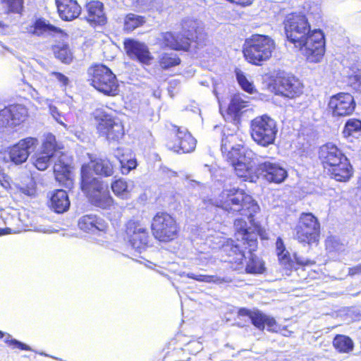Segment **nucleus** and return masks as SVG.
<instances>
[{"label": "nucleus", "instance_id": "1", "mask_svg": "<svg viewBox=\"0 0 361 361\" xmlns=\"http://www.w3.org/2000/svg\"><path fill=\"white\" fill-rule=\"evenodd\" d=\"M216 207L233 215L240 214L251 219L259 207L252 197L238 188L224 190L216 201Z\"/></svg>", "mask_w": 361, "mask_h": 361}, {"label": "nucleus", "instance_id": "2", "mask_svg": "<svg viewBox=\"0 0 361 361\" xmlns=\"http://www.w3.org/2000/svg\"><path fill=\"white\" fill-rule=\"evenodd\" d=\"M275 49L276 43L269 36L252 35L244 43L243 54L247 62L262 66L271 58Z\"/></svg>", "mask_w": 361, "mask_h": 361}, {"label": "nucleus", "instance_id": "3", "mask_svg": "<svg viewBox=\"0 0 361 361\" xmlns=\"http://www.w3.org/2000/svg\"><path fill=\"white\" fill-rule=\"evenodd\" d=\"M234 227L236 231L235 235L237 243L232 249L236 255L235 263L238 264L235 269L241 270L244 267L243 261L245 258L244 249L256 250L257 235L247 228V222L243 219H236Z\"/></svg>", "mask_w": 361, "mask_h": 361}, {"label": "nucleus", "instance_id": "4", "mask_svg": "<svg viewBox=\"0 0 361 361\" xmlns=\"http://www.w3.org/2000/svg\"><path fill=\"white\" fill-rule=\"evenodd\" d=\"M277 132L276 122L267 115L257 116L251 121V137L258 145L268 147L274 144Z\"/></svg>", "mask_w": 361, "mask_h": 361}, {"label": "nucleus", "instance_id": "5", "mask_svg": "<svg viewBox=\"0 0 361 361\" xmlns=\"http://www.w3.org/2000/svg\"><path fill=\"white\" fill-rule=\"evenodd\" d=\"M91 85L99 92L108 96L118 93V84L116 75L106 66L95 65L89 69Z\"/></svg>", "mask_w": 361, "mask_h": 361}, {"label": "nucleus", "instance_id": "6", "mask_svg": "<svg viewBox=\"0 0 361 361\" xmlns=\"http://www.w3.org/2000/svg\"><path fill=\"white\" fill-rule=\"evenodd\" d=\"M301 41L295 47L299 48L309 61L319 62L324 54V35L322 30H310Z\"/></svg>", "mask_w": 361, "mask_h": 361}, {"label": "nucleus", "instance_id": "7", "mask_svg": "<svg viewBox=\"0 0 361 361\" xmlns=\"http://www.w3.org/2000/svg\"><path fill=\"white\" fill-rule=\"evenodd\" d=\"M154 237L161 242H169L177 238L179 227L176 219L166 212H158L151 225Z\"/></svg>", "mask_w": 361, "mask_h": 361}, {"label": "nucleus", "instance_id": "8", "mask_svg": "<svg viewBox=\"0 0 361 361\" xmlns=\"http://www.w3.org/2000/svg\"><path fill=\"white\" fill-rule=\"evenodd\" d=\"M295 232V238L298 242L311 245L319 241L320 224L312 213H302Z\"/></svg>", "mask_w": 361, "mask_h": 361}, {"label": "nucleus", "instance_id": "9", "mask_svg": "<svg viewBox=\"0 0 361 361\" xmlns=\"http://www.w3.org/2000/svg\"><path fill=\"white\" fill-rule=\"evenodd\" d=\"M97 121V128L100 135L109 141H118L124 135L123 126L118 118L106 114L102 110L95 111Z\"/></svg>", "mask_w": 361, "mask_h": 361}, {"label": "nucleus", "instance_id": "10", "mask_svg": "<svg viewBox=\"0 0 361 361\" xmlns=\"http://www.w3.org/2000/svg\"><path fill=\"white\" fill-rule=\"evenodd\" d=\"M171 137L167 141V147L176 153H189L196 147V140L186 128L172 126Z\"/></svg>", "mask_w": 361, "mask_h": 361}, {"label": "nucleus", "instance_id": "11", "mask_svg": "<svg viewBox=\"0 0 361 361\" xmlns=\"http://www.w3.org/2000/svg\"><path fill=\"white\" fill-rule=\"evenodd\" d=\"M284 24L286 37L294 45L301 42V39L310 31L307 19L303 15H288Z\"/></svg>", "mask_w": 361, "mask_h": 361}, {"label": "nucleus", "instance_id": "12", "mask_svg": "<svg viewBox=\"0 0 361 361\" xmlns=\"http://www.w3.org/2000/svg\"><path fill=\"white\" fill-rule=\"evenodd\" d=\"M126 234L132 247L142 252L149 245L150 236L146 226L139 220H130L126 224Z\"/></svg>", "mask_w": 361, "mask_h": 361}, {"label": "nucleus", "instance_id": "13", "mask_svg": "<svg viewBox=\"0 0 361 361\" xmlns=\"http://www.w3.org/2000/svg\"><path fill=\"white\" fill-rule=\"evenodd\" d=\"M58 146L56 137L51 133L45 135L41 150L36 152L33 157V164L39 171H44L49 165L51 159L57 153Z\"/></svg>", "mask_w": 361, "mask_h": 361}, {"label": "nucleus", "instance_id": "14", "mask_svg": "<svg viewBox=\"0 0 361 361\" xmlns=\"http://www.w3.org/2000/svg\"><path fill=\"white\" fill-rule=\"evenodd\" d=\"M254 156L255 154L252 150H246L243 154L228 160L238 177L247 179L252 174L258 175L257 165L255 161Z\"/></svg>", "mask_w": 361, "mask_h": 361}, {"label": "nucleus", "instance_id": "15", "mask_svg": "<svg viewBox=\"0 0 361 361\" xmlns=\"http://www.w3.org/2000/svg\"><path fill=\"white\" fill-rule=\"evenodd\" d=\"M329 108L331 111L333 116H347L354 111L355 102L350 94L341 92L331 97Z\"/></svg>", "mask_w": 361, "mask_h": 361}, {"label": "nucleus", "instance_id": "16", "mask_svg": "<svg viewBox=\"0 0 361 361\" xmlns=\"http://www.w3.org/2000/svg\"><path fill=\"white\" fill-rule=\"evenodd\" d=\"M38 145V140L35 137H26L8 149V156L11 162L16 165L25 162L30 155Z\"/></svg>", "mask_w": 361, "mask_h": 361}, {"label": "nucleus", "instance_id": "17", "mask_svg": "<svg viewBox=\"0 0 361 361\" xmlns=\"http://www.w3.org/2000/svg\"><path fill=\"white\" fill-rule=\"evenodd\" d=\"M27 116V109L21 104L11 105L0 111V128L16 126Z\"/></svg>", "mask_w": 361, "mask_h": 361}, {"label": "nucleus", "instance_id": "18", "mask_svg": "<svg viewBox=\"0 0 361 361\" xmlns=\"http://www.w3.org/2000/svg\"><path fill=\"white\" fill-rule=\"evenodd\" d=\"M276 94L293 99L302 93L303 86L298 79L293 76L279 78L275 82Z\"/></svg>", "mask_w": 361, "mask_h": 361}, {"label": "nucleus", "instance_id": "19", "mask_svg": "<svg viewBox=\"0 0 361 361\" xmlns=\"http://www.w3.org/2000/svg\"><path fill=\"white\" fill-rule=\"evenodd\" d=\"M87 166H82L80 170V188L81 190L90 198L97 195L104 188L108 187L100 178L94 177L90 173Z\"/></svg>", "mask_w": 361, "mask_h": 361}, {"label": "nucleus", "instance_id": "20", "mask_svg": "<svg viewBox=\"0 0 361 361\" xmlns=\"http://www.w3.org/2000/svg\"><path fill=\"white\" fill-rule=\"evenodd\" d=\"M257 171L267 181L276 183H282L287 177V171L273 159L258 163Z\"/></svg>", "mask_w": 361, "mask_h": 361}, {"label": "nucleus", "instance_id": "21", "mask_svg": "<svg viewBox=\"0 0 361 361\" xmlns=\"http://www.w3.org/2000/svg\"><path fill=\"white\" fill-rule=\"evenodd\" d=\"M124 49L128 56L139 62L148 65L153 57L149 52L148 47L143 42L133 39H127L124 41Z\"/></svg>", "mask_w": 361, "mask_h": 361}, {"label": "nucleus", "instance_id": "22", "mask_svg": "<svg viewBox=\"0 0 361 361\" xmlns=\"http://www.w3.org/2000/svg\"><path fill=\"white\" fill-rule=\"evenodd\" d=\"M238 317L239 319L247 318L259 330H263L266 326L268 331H274L275 329V319L258 310L251 311L242 308L238 311Z\"/></svg>", "mask_w": 361, "mask_h": 361}, {"label": "nucleus", "instance_id": "23", "mask_svg": "<svg viewBox=\"0 0 361 361\" xmlns=\"http://www.w3.org/2000/svg\"><path fill=\"white\" fill-rule=\"evenodd\" d=\"M221 149L224 156L230 160L236 157L244 151L248 150L244 148L243 141L240 140L237 135L229 134L224 135L221 140Z\"/></svg>", "mask_w": 361, "mask_h": 361}, {"label": "nucleus", "instance_id": "24", "mask_svg": "<svg viewBox=\"0 0 361 361\" xmlns=\"http://www.w3.org/2000/svg\"><path fill=\"white\" fill-rule=\"evenodd\" d=\"M346 158L342 151L331 143H327L320 148L319 159L325 169L335 166Z\"/></svg>", "mask_w": 361, "mask_h": 361}, {"label": "nucleus", "instance_id": "25", "mask_svg": "<svg viewBox=\"0 0 361 361\" xmlns=\"http://www.w3.org/2000/svg\"><path fill=\"white\" fill-rule=\"evenodd\" d=\"M60 17L64 20H72L79 16L81 7L76 0H55Z\"/></svg>", "mask_w": 361, "mask_h": 361}, {"label": "nucleus", "instance_id": "26", "mask_svg": "<svg viewBox=\"0 0 361 361\" xmlns=\"http://www.w3.org/2000/svg\"><path fill=\"white\" fill-rule=\"evenodd\" d=\"M82 166H87L90 173L93 171L97 175L105 177L111 176L114 173V165L107 158H91L90 163Z\"/></svg>", "mask_w": 361, "mask_h": 361}, {"label": "nucleus", "instance_id": "27", "mask_svg": "<svg viewBox=\"0 0 361 361\" xmlns=\"http://www.w3.org/2000/svg\"><path fill=\"white\" fill-rule=\"evenodd\" d=\"M87 20L95 25H104L106 18L104 12V4L99 1H92L86 4Z\"/></svg>", "mask_w": 361, "mask_h": 361}, {"label": "nucleus", "instance_id": "28", "mask_svg": "<svg viewBox=\"0 0 361 361\" xmlns=\"http://www.w3.org/2000/svg\"><path fill=\"white\" fill-rule=\"evenodd\" d=\"M79 228L85 231L95 233L96 231H104L106 229L107 225L106 222L96 216L90 214L82 216L78 221Z\"/></svg>", "mask_w": 361, "mask_h": 361}, {"label": "nucleus", "instance_id": "29", "mask_svg": "<svg viewBox=\"0 0 361 361\" xmlns=\"http://www.w3.org/2000/svg\"><path fill=\"white\" fill-rule=\"evenodd\" d=\"M159 42L162 46L173 49L187 50L189 48L188 40L184 39L182 35H174L170 32L162 33Z\"/></svg>", "mask_w": 361, "mask_h": 361}, {"label": "nucleus", "instance_id": "30", "mask_svg": "<svg viewBox=\"0 0 361 361\" xmlns=\"http://www.w3.org/2000/svg\"><path fill=\"white\" fill-rule=\"evenodd\" d=\"M327 169L331 177L337 181H347L353 175V169L347 158Z\"/></svg>", "mask_w": 361, "mask_h": 361}, {"label": "nucleus", "instance_id": "31", "mask_svg": "<svg viewBox=\"0 0 361 361\" xmlns=\"http://www.w3.org/2000/svg\"><path fill=\"white\" fill-rule=\"evenodd\" d=\"M54 172L56 180L66 188H71L73 180L71 176V166L61 160L56 162L54 166Z\"/></svg>", "mask_w": 361, "mask_h": 361}, {"label": "nucleus", "instance_id": "32", "mask_svg": "<svg viewBox=\"0 0 361 361\" xmlns=\"http://www.w3.org/2000/svg\"><path fill=\"white\" fill-rule=\"evenodd\" d=\"M27 32L37 36H47L54 33H59L61 30L51 25L44 19L39 18L30 27Z\"/></svg>", "mask_w": 361, "mask_h": 361}, {"label": "nucleus", "instance_id": "33", "mask_svg": "<svg viewBox=\"0 0 361 361\" xmlns=\"http://www.w3.org/2000/svg\"><path fill=\"white\" fill-rule=\"evenodd\" d=\"M115 157L119 161L121 165V171L123 174H128L131 170L137 166V161L131 158L128 154V150H125L121 147L117 148L114 152Z\"/></svg>", "mask_w": 361, "mask_h": 361}, {"label": "nucleus", "instance_id": "34", "mask_svg": "<svg viewBox=\"0 0 361 361\" xmlns=\"http://www.w3.org/2000/svg\"><path fill=\"white\" fill-rule=\"evenodd\" d=\"M51 207L56 213H63L70 207V200L64 190H57L51 197Z\"/></svg>", "mask_w": 361, "mask_h": 361}, {"label": "nucleus", "instance_id": "35", "mask_svg": "<svg viewBox=\"0 0 361 361\" xmlns=\"http://www.w3.org/2000/svg\"><path fill=\"white\" fill-rule=\"evenodd\" d=\"M133 187V181H127L122 178L118 179L111 183V189L114 195L123 200L130 198Z\"/></svg>", "mask_w": 361, "mask_h": 361}, {"label": "nucleus", "instance_id": "36", "mask_svg": "<svg viewBox=\"0 0 361 361\" xmlns=\"http://www.w3.org/2000/svg\"><path fill=\"white\" fill-rule=\"evenodd\" d=\"M92 204L102 209H109L114 203V200L110 195L108 187L104 188L101 192L93 195L90 198Z\"/></svg>", "mask_w": 361, "mask_h": 361}, {"label": "nucleus", "instance_id": "37", "mask_svg": "<svg viewBox=\"0 0 361 361\" xmlns=\"http://www.w3.org/2000/svg\"><path fill=\"white\" fill-rule=\"evenodd\" d=\"M199 27L200 23L196 20L188 19L183 22V33L181 35L184 39H187L188 40V46H190L191 41L197 38Z\"/></svg>", "mask_w": 361, "mask_h": 361}, {"label": "nucleus", "instance_id": "38", "mask_svg": "<svg viewBox=\"0 0 361 361\" xmlns=\"http://www.w3.org/2000/svg\"><path fill=\"white\" fill-rule=\"evenodd\" d=\"M254 250L248 249V260L246 261L245 271L247 274H262L264 270V263L261 259L252 254Z\"/></svg>", "mask_w": 361, "mask_h": 361}, {"label": "nucleus", "instance_id": "39", "mask_svg": "<svg viewBox=\"0 0 361 361\" xmlns=\"http://www.w3.org/2000/svg\"><path fill=\"white\" fill-rule=\"evenodd\" d=\"M181 276H185L186 277L192 279H195L197 281L204 283H214L216 284H221L224 283L231 282V279L228 277L222 278L217 276L213 275H203V274H195L194 273H185L183 272Z\"/></svg>", "mask_w": 361, "mask_h": 361}, {"label": "nucleus", "instance_id": "40", "mask_svg": "<svg viewBox=\"0 0 361 361\" xmlns=\"http://www.w3.org/2000/svg\"><path fill=\"white\" fill-rule=\"evenodd\" d=\"M333 345L335 349L341 353H348L353 349L352 339L344 335H336L333 341Z\"/></svg>", "mask_w": 361, "mask_h": 361}, {"label": "nucleus", "instance_id": "41", "mask_svg": "<svg viewBox=\"0 0 361 361\" xmlns=\"http://www.w3.org/2000/svg\"><path fill=\"white\" fill-rule=\"evenodd\" d=\"M248 102L245 101L240 94H235L231 99V103L228 108V113L232 117L235 118L239 116V113L242 109L248 106Z\"/></svg>", "mask_w": 361, "mask_h": 361}, {"label": "nucleus", "instance_id": "42", "mask_svg": "<svg viewBox=\"0 0 361 361\" xmlns=\"http://www.w3.org/2000/svg\"><path fill=\"white\" fill-rule=\"evenodd\" d=\"M361 133V121L356 118L348 119L343 130V135L345 137H356Z\"/></svg>", "mask_w": 361, "mask_h": 361}, {"label": "nucleus", "instance_id": "43", "mask_svg": "<svg viewBox=\"0 0 361 361\" xmlns=\"http://www.w3.org/2000/svg\"><path fill=\"white\" fill-rule=\"evenodd\" d=\"M145 22L144 17L134 13H129L125 18L124 29L127 31H133L143 25Z\"/></svg>", "mask_w": 361, "mask_h": 361}, {"label": "nucleus", "instance_id": "44", "mask_svg": "<svg viewBox=\"0 0 361 361\" xmlns=\"http://www.w3.org/2000/svg\"><path fill=\"white\" fill-rule=\"evenodd\" d=\"M54 52L56 57L63 63H70L71 62L73 56L68 45L62 44L56 46L54 49Z\"/></svg>", "mask_w": 361, "mask_h": 361}, {"label": "nucleus", "instance_id": "45", "mask_svg": "<svg viewBox=\"0 0 361 361\" xmlns=\"http://www.w3.org/2000/svg\"><path fill=\"white\" fill-rule=\"evenodd\" d=\"M159 63L162 68L167 69L180 63V59L175 54H163L159 59Z\"/></svg>", "mask_w": 361, "mask_h": 361}, {"label": "nucleus", "instance_id": "46", "mask_svg": "<svg viewBox=\"0 0 361 361\" xmlns=\"http://www.w3.org/2000/svg\"><path fill=\"white\" fill-rule=\"evenodd\" d=\"M1 3L8 13H19L23 9V0H1Z\"/></svg>", "mask_w": 361, "mask_h": 361}, {"label": "nucleus", "instance_id": "47", "mask_svg": "<svg viewBox=\"0 0 361 361\" xmlns=\"http://www.w3.org/2000/svg\"><path fill=\"white\" fill-rule=\"evenodd\" d=\"M235 75L238 82L243 90L250 94L255 92V87L253 83L247 80L246 76L241 71L237 70L235 71Z\"/></svg>", "mask_w": 361, "mask_h": 361}, {"label": "nucleus", "instance_id": "48", "mask_svg": "<svg viewBox=\"0 0 361 361\" xmlns=\"http://www.w3.org/2000/svg\"><path fill=\"white\" fill-rule=\"evenodd\" d=\"M48 80L57 82L61 87L66 89L69 84V79L67 76L59 72H51L48 75Z\"/></svg>", "mask_w": 361, "mask_h": 361}, {"label": "nucleus", "instance_id": "49", "mask_svg": "<svg viewBox=\"0 0 361 361\" xmlns=\"http://www.w3.org/2000/svg\"><path fill=\"white\" fill-rule=\"evenodd\" d=\"M326 247L329 252H342L345 250V245L335 237H330L326 239Z\"/></svg>", "mask_w": 361, "mask_h": 361}, {"label": "nucleus", "instance_id": "50", "mask_svg": "<svg viewBox=\"0 0 361 361\" xmlns=\"http://www.w3.org/2000/svg\"><path fill=\"white\" fill-rule=\"evenodd\" d=\"M276 252L280 260L288 261V252L286 250L283 242L281 238H278L276 242Z\"/></svg>", "mask_w": 361, "mask_h": 361}, {"label": "nucleus", "instance_id": "51", "mask_svg": "<svg viewBox=\"0 0 361 361\" xmlns=\"http://www.w3.org/2000/svg\"><path fill=\"white\" fill-rule=\"evenodd\" d=\"M49 111L52 116V117L61 125L63 126L64 127H66L63 121H66V118H65V116L63 115L58 108L55 106H49Z\"/></svg>", "mask_w": 361, "mask_h": 361}, {"label": "nucleus", "instance_id": "52", "mask_svg": "<svg viewBox=\"0 0 361 361\" xmlns=\"http://www.w3.org/2000/svg\"><path fill=\"white\" fill-rule=\"evenodd\" d=\"M20 190L21 191L22 193L28 197H33L35 196L36 192L35 183H33V181L31 180L30 184H28L27 185L21 187L20 188Z\"/></svg>", "mask_w": 361, "mask_h": 361}, {"label": "nucleus", "instance_id": "53", "mask_svg": "<svg viewBox=\"0 0 361 361\" xmlns=\"http://www.w3.org/2000/svg\"><path fill=\"white\" fill-rule=\"evenodd\" d=\"M9 338H10V335H8L6 338L5 339V341L6 343H8L10 345H14L15 348H20L22 350H30V348L27 345H25L16 339L8 340Z\"/></svg>", "mask_w": 361, "mask_h": 361}, {"label": "nucleus", "instance_id": "54", "mask_svg": "<svg viewBox=\"0 0 361 361\" xmlns=\"http://www.w3.org/2000/svg\"><path fill=\"white\" fill-rule=\"evenodd\" d=\"M211 259H212V257L207 254H200L197 257V260L198 261V264H200V265L208 264Z\"/></svg>", "mask_w": 361, "mask_h": 361}, {"label": "nucleus", "instance_id": "55", "mask_svg": "<svg viewBox=\"0 0 361 361\" xmlns=\"http://www.w3.org/2000/svg\"><path fill=\"white\" fill-rule=\"evenodd\" d=\"M348 275L351 276L361 275V263L348 268Z\"/></svg>", "mask_w": 361, "mask_h": 361}, {"label": "nucleus", "instance_id": "56", "mask_svg": "<svg viewBox=\"0 0 361 361\" xmlns=\"http://www.w3.org/2000/svg\"><path fill=\"white\" fill-rule=\"evenodd\" d=\"M355 88L361 92V76L356 77V82L354 83Z\"/></svg>", "mask_w": 361, "mask_h": 361}, {"label": "nucleus", "instance_id": "57", "mask_svg": "<svg viewBox=\"0 0 361 361\" xmlns=\"http://www.w3.org/2000/svg\"><path fill=\"white\" fill-rule=\"evenodd\" d=\"M189 347H195L197 350H201L202 348L199 342H191L188 344Z\"/></svg>", "mask_w": 361, "mask_h": 361}, {"label": "nucleus", "instance_id": "58", "mask_svg": "<svg viewBox=\"0 0 361 361\" xmlns=\"http://www.w3.org/2000/svg\"><path fill=\"white\" fill-rule=\"evenodd\" d=\"M297 262L300 264H304V265H307V264H311L312 262L310 261V260H300L299 259H297Z\"/></svg>", "mask_w": 361, "mask_h": 361}, {"label": "nucleus", "instance_id": "59", "mask_svg": "<svg viewBox=\"0 0 361 361\" xmlns=\"http://www.w3.org/2000/svg\"><path fill=\"white\" fill-rule=\"evenodd\" d=\"M4 336V333L0 331V338H3Z\"/></svg>", "mask_w": 361, "mask_h": 361}, {"label": "nucleus", "instance_id": "60", "mask_svg": "<svg viewBox=\"0 0 361 361\" xmlns=\"http://www.w3.org/2000/svg\"><path fill=\"white\" fill-rule=\"evenodd\" d=\"M3 25H2V23L0 22V27H1Z\"/></svg>", "mask_w": 361, "mask_h": 361}]
</instances>
